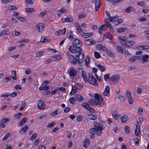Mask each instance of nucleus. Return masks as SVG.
<instances>
[{
  "label": "nucleus",
  "instance_id": "43",
  "mask_svg": "<svg viewBox=\"0 0 149 149\" xmlns=\"http://www.w3.org/2000/svg\"><path fill=\"white\" fill-rule=\"evenodd\" d=\"M16 72L15 71H13L12 72V74H13V75L11 77V78L14 80H16L17 78L16 77Z\"/></svg>",
  "mask_w": 149,
  "mask_h": 149
},
{
  "label": "nucleus",
  "instance_id": "22",
  "mask_svg": "<svg viewBox=\"0 0 149 149\" xmlns=\"http://www.w3.org/2000/svg\"><path fill=\"white\" fill-rule=\"evenodd\" d=\"M90 143L89 139L86 138L84 141L83 146L85 148H87L89 145Z\"/></svg>",
  "mask_w": 149,
  "mask_h": 149
},
{
  "label": "nucleus",
  "instance_id": "3",
  "mask_svg": "<svg viewBox=\"0 0 149 149\" xmlns=\"http://www.w3.org/2000/svg\"><path fill=\"white\" fill-rule=\"evenodd\" d=\"M95 99L89 100L88 103L91 105H94L100 107L104 105V102L102 97L97 94L95 95Z\"/></svg>",
  "mask_w": 149,
  "mask_h": 149
},
{
  "label": "nucleus",
  "instance_id": "26",
  "mask_svg": "<svg viewBox=\"0 0 149 149\" xmlns=\"http://www.w3.org/2000/svg\"><path fill=\"white\" fill-rule=\"evenodd\" d=\"M87 118L89 119L94 120L96 119V117L95 115L93 114H90L87 115Z\"/></svg>",
  "mask_w": 149,
  "mask_h": 149
},
{
  "label": "nucleus",
  "instance_id": "9",
  "mask_svg": "<svg viewBox=\"0 0 149 149\" xmlns=\"http://www.w3.org/2000/svg\"><path fill=\"white\" fill-rule=\"evenodd\" d=\"M38 109H43L45 107V102L42 100H40L38 102Z\"/></svg>",
  "mask_w": 149,
  "mask_h": 149
},
{
  "label": "nucleus",
  "instance_id": "15",
  "mask_svg": "<svg viewBox=\"0 0 149 149\" xmlns=\"http://www.w3.org/2000/svg\"><path fill=\"white\" fill-rule=\"evenodd\" d=\"M107 25L105 24H104L102 25L99 28V29L98 32L100 34H101L102 33V31H105L106 29H107V27H106Z\"/></svg>",
  "mask_w": 149,
  "mask_h": 149
},
{
  "label": "nucleus",
  "instance_id": "6",
  "mask_svg": "<svg viewBox=\"0 0 149 149\" xmlns=\"http://www.w3.org/2000/svg\"><path fill=\"white\" fill-rule=\"evenodd\" d=\"M138 58L143 63L147 62L149 61V56L148 55H144L138 56Z\"/></svg>",
  "mask_w": 149,
  "mask_h": 149
},
{
  "label": "nucleus",
  "instance_id": "58",
  "mask_svg": "<svg viewBox=\"0 0 149 149\" xmlns=\"http://www.w3.org/2000/svg\"><path fill=\"white\" fill-rule=\"evenodd\" d=\"M125 132L127 134L130 133V128L129 126H126L125 127Z\"/></svg>",
  "mask_w": 149,
  "mask_h": 149
},
{
  "label": "nucleus",
  "instance_id": "63",
  "mask_svg": "<svg viewBox=\"0 0 149 149\" xmlns=\"http://www.w3.org/2000/svg\"><path fill=\"white\" fill-rule=\"evenodd\" d=\"M104 22L106 23V25L107 26L108 25H109V24H111L109 19L107 18H105L104 19Z\"/></svg>",
  "mask_w": 149,
  "mask_h": 149
},
{
  "label": "nucleus",
  "instance_id": "51",
  "mask_svg": "<svg viewBox=\"0 0 149 149\" xmlns=\"http://www.w3.org/2000/svg\"><path fill=\"white\" fill-rule=\"evenodd\" d=\"M118 98L121 102H123L126 100V98L124 96L120 95L119 96Z\"/></svg>",
  "mask_w": 149,
  "mask_h": 149
},
{
  "label": "nucleus",
  "instance_id": "52",
  "mask_svg": "<svg viewBox=\"0 0 149 149\" xmlns=\"http://www.w3.org/2000/svg\"><path fill=\"white\" fill-rule=\"evenodd\" d=\"M37 136V134L35 133L32 134V136L30 138V140H33L35 139Z\"/></svg>",
  "mask_w": 149,
  "mask_h": 149
},
{
  "label": "nucleus",
  "instance_id": "27",
  "mask_svg": "<svg viewBox=\"0 0 149 149\" xmlns=\"http://www.w3.org/2000/svg\"><path fill=\"white\" fill-rule=\"evenodd\" d=\"M50 41L49 39L47 38L45 36H43L41 37L40 42H41L43 43L45 42H49Z\"/></svg>",
  "mask_w": 149,
  "mask_h": 149
},
{
  "label": "nucleus",
  "instance_id": "59",
  "mask_svg": "<svg viewBox=\"0 0 149 149\" xmlns=\"http://www.w3.org/2000/svg\"><path fill=\"white\" fill-rule=\"evenodd\" d=\"M21 116L22 113H19L15 115L14 116V118L17 119L18 118H19Z\"/></svg>",
  "mask_w": 149,
  "mask_h": 149
},
{
  "label": "nucleus",
  "instance_id": "20",
  "mask_svg": "<svg viewBox=\"0 0 149 149\" xmlns=\"http://www.w3.org/2000/svg\"><path fill=\"white\" fill-rule=\"evenodd\" d=\"M93 35V34L91 33H83L82 35V37L85 38H86L91 37Z\"/></svg>",
  "mask_w": 149,
  "mask_h": 149
},
{
  "label": "nucleus",
  "instance_id": "48",
  "mask_svg": "<svg viewBox=\"0 0 149 149\" xmlns=\"http://www.w3.org/2000/svg\"><path fill=\"white\" fill-rule=\"evenodd\" d=\"M109 75V74L108 73L104 75V79L105 81H107L108 79L110 78Z\"/></svg>",
  "mask_w": 149,
  "mask_h": 149
},
{
  "label": "nucleus",
  "instance_id": "44",
  "mask_svg": "<svg viewBox=\"0 0 149 149\" xmlns=\"http://www.w3.org/2000/svg\"><path fill=\"white\" fill-rule=\"evenodd\" d=\"M89 104L86 102H84L81 104V106L84 107L86 109H88V108L89 107Z\"/></svg>",
  "mask_w": 149,
  "mask_h": 149
},
{
  "label": "nucleus",
  "instance_id": "21",
  "mask_svg": "<svg viewBox=\"0 0 149 149\" xmlns=\"http://www.w3.org/2000/svg\"><path fill=\"white\" fill-rule=\"evenodd\" d=\"M134 9V7L132 6H129L125 9L123 10L124 13H130Z\"/></svg>",
  "mask_w": 149,
  "mask_h": 149
},
{
  "label": "nucleus",
  "instance_id": "62",
  "mask_svg": "<svg viewBox=\"0 0 149 149\" xmlns=\"http://www.w3.org/2000/svg\"><path fill=\"white\" fill-rule=\"evenodd\" d=\"M26 102H24V103L22 104V106L20 107V110H23L26 106Z\"/></svg>",
  "mask_w": 149,
  "mask_h": 149
},
{
  "label": "nucleus",
  "instance_id": "56",
  "mask_svg": "<svg viewBox=\"0 0 149 149\" xmlns=\"http://www.w3.org/2000/svg\"><path fill=\"white\" fill-rule=\"evenodd\" d=\"M116 48L118 49V51L122 53H123V48L122 47L120 46H117L116 47Z\"/></svg>",
  "mask_w": 149,
  "mask_h": 149
},
{
  "label": "nucleus",
  "instance_id": "25",
  "mask_svg": "<svg viewBox=\"0 0 149 149\" xmlns=\"http://www.w3.org/2000/svg\"><path fill=\"white\" fill-rule=\"evenodd\" d=\"M66 28H64L63 30H60L58 31L57 33V34H56V35H61V34H63V35H65L66 33Z\"/></svg>",
  "mask_w": 149,
  "mask_h": 149
},
{
  "label": "nucleus",
  "instance_id": "55",
  "mask_svg": "<svg viewBox=\"0 0 149 149\" xmlns=\"http://www.w3.org/2000/svg\"><path fill=\"white\" fill-rule=\"evenodd\" d=\"M112 116L113 118L116 120H118L119 119L118 116L116 113H112Z\"/></svg>",
  "mask_w": 149,
  "mask_h": 149
},
{
  "label": "nucleus",
  "instance_id": "50",
  "mask_svg": "<svg viewBox=\"0 0 149 149\" xmlns=\"http://www.w3.org/2000/svg\"><path fill=\"white\" fill-rule=\"evenodd\" d=\"M127 29L126 28H119V29H118L117 31L118 33L123 32L125 31V29Z\"/></svg>",
  "mask_w": 149,
  "mask_h": 149
},
{
  "label": "nucleus",
  "instance_id": "4",
  "mask_svg": "<svg viewBox=\"0 0 149 149\" xmlns=\"http://www.w3.org/2000/svg\"><path fill=\"white\" fill-rule=\"evenodd\" d=\"M88 76L89 82L90 84L92 85H95V86H98V84L97 82L96 79L91 73H89Z\"/></svg>",
  "mask_w": 149,
  "mask_h": 149
},
{
  "label": "nucleus",
  "instance_id": "2",
  "mask_svg": "<svg viewBox=\"0 0 149 149\" xmlns=\"http://www.w3.org/2000/svg\"><path fill=\"white\" fill-rule=\"evenodd\" d=\"M73 48L70 46L68 49L72 53H75V52H80L82 53L83 51L81 48L82 46V42L78 39L75 38L72 43Z\"/></svg>",
  "mask_w": 149,
  "mask_h": 149
},
{
  "label": "nucleus",
  "instance_id": "49",
  "mask_svg": "<svg viewBox=\"0 0 149 149\" xmlns=\"http://www.w3.org/2000/svg\"><path fill=\"white\" fill-rule=\"evenodd\" d=\"M123 22V20L121 19H117L115 22V25H118L120 23Z\"/></svg>",
  "mask_w": 149,
  "mask_h": 149
},
{
  "label": "nucleus",
  "instance_id": "41",
  "mask_svg": "<svg viewBox=\"0 0 149 149\" xmlns=\"http://www.w3.org/2000/svg\"><path fill=\"white\" fill-rule=\"evenodd\" d=\"M102 5V3L100 0H97L95 3V6L100 7Z\"/></svg>",
  "mask_w": 149,
  "mask_h": 149
},
{
  "label": "nucleus",
  "instance_id": "12",
  "mask_svg": "<svg viewBox=\"0 0 149 149\" xmlns=\"http://www.w3.org/2000/svg\"><path fill=\"white\" fill-rule=\"evenodd\" d=\"M97 48L102 51H106L107 52L109 51V50L104 45L102 44L97 45L96 46Z\"/></svg>",
  "mask_w": 149,
  "mask_h": 149
},
{
  "label": "nucleus",
  "instance_id": "29",
  "mask_svg": "<svg viewBox=\"0 0 149 149\" xmlns=\"http://www.w3.org/2000/svg\"><path fill=\"white\" fill-rule=\"evenodd\" d=\"M97 128H91L89 130V132L90 133L93 134H95L96 132L97 134Z\"/></svg>",
  "mask_w": 149,
  "mask_h": 149
},
{
  "label": "nucleus",
  "instance_id": "36",
  "mask_svg": "<svg viewBox=\"0 0 149 149\" xmlns=\"http://www.w3.org/2000/svg\"><path fill=\"white\" fill-rule=\"evenodd\" d=\"M97 66L102 72H104L106 69L105 67L103 66L100 64L98 65Z\"/></svg>",
  "mask_w": 149,
  "mask_h": 149
},
{
  "label": "nucleus",
  "instance_id": "53",
  "mask_svg": "<svg viewBox=\"0 0 149 149\" xmlns=\"http://www.w3.org/2000/svg\"><path fill=\"white\" fill-rule=\"evenodd\" d=\"M136 69V67L134 66H132L128 68V71H130L132 70H134Z\"/></svg>",
  "mask_w": 149,
  "mask_h": 149
},
{
  "label": "nucleus",
  "instance_id": "33",
  "mask_svg": "<svg viewBox=\"0 0 149 149\" xmlns=\"http://www.w3.org/2000/svg\"><path fill=\"white\" fill-rule=\"evenodd\" d=\"M128 119V117L127 116L124 115L121 118V121L122 123H124L126 122Z\"/></svg>",
  "mask_w": 149,
  "mask_h": 149
},
{
  "label": "nucleus",
  "instance_id": "34",
  "mask_svg": "<svg viewBox=\"0 0 149 149\" xmlns=\"http://www.w3.org/2000/svg\"><path fill=\"white\" fill-rule=\"evenodd\" d=\"M136 59H139L138 56H133L132 57L129 58L128 61H130V62H134L136 61Z\"/></svg>",
  "mask_w": 149,
  "mask_h": 149
},
{
  "label": "nucleus",
  "instance_id": "54",
  "mask_svg": "<svg viewBox=\"0 0 149 149\" xmlns=\"http://www.w3.org/2000/svg\"><path fill=\"white\" fill-rule=\"evenodd\" d=\"M94 55L95 58H96L98 59L100 58L101 56L100 53L98 52H95L94 53Z\"/></svg>",
  "mask_w": 149,
  "mask_h": 149
},
{
  "label": "nucleus",
  "instance_id": "1",
  "mask_svg": "<svg viewBox=\"0 0 149 149\" xmlns=\"http://www.w3.org/2000/svg\"><path fill=\"white\" fill-rule=\"evenodd\" d=\"M74 54L75 58L73 55H70L69 58V61L71 63L75 65L77 63H81L84 61V56L83 53L80 52H75Z\"/></svg>",
  "mask_w": 149,
  "mask_h": 149
},
{
  "label": "nucleus",
  "instance_id": "28",
  "mask_svg": "<svg viewBox=\"0 0 149 149\" xmlns=\"http://www.w3.org/2000/svg\"><path fill=\"white\" fill-rule=\"evenodd\" d=\"M50 87L49 85H47L45 86H41L40 87L39 89L40 91L47 90L50 88Z\"/></svg>",
  "mask_w": 149,
  "mask_h": 149
},
{
  "label": "nucleus",
  "instance_id": "45",
  "mask_svg": "<svg viewBox=\"0 0 149 149\" xmlns=\"http://www.w3.org/2000/svg\"><path fill=\"white\" fill-rule=\"evenodd\" d=\"M117 17V15H116L113 16L111 17L110 16L109 17V19L110 20V21L111 22H113V21L114 20V19L115 18H116Z\"/></svg>",
  "mask_w": 149,
  "mask_h": 149
},
{
  "label": "nucleus",
  "instance_id": "47",
  "mask_svg": "<svg viewBox=\"0 0 149 149\" xmlns=\"http://www.w3.org/2000/svg\"><path fill=\"white\" fill-rule=\"evenodd\" d=\"M47 11L46 10L43 11L38 15V16L39 17H40L41 16L43 17L45 15Z\"/></svg>",
  "mask_w": 149,
  "mask_h": 149
},
{
  "label": "nucleus",
  "instance_id": "5",
  "mask_svg": "<svg viewBox=\"0 0 149 149\" xmlns=\"http://www.w3.org/2000/svg\"><path fill=\"white\" fill-rule=\"evenodd\" d=\"M94 128H97V134L98 136H100L102 134V131L104 129L103 125L100 124V126L98 125L96 121L94 122Z\"/></svg>",
  "mask_w": 149,
  "mask_h": 149
},
{
  "label": "nucleus",
  "instance_id": "24",
  "mask_svg": "<svg viewBox=\"0 0 149 149\" xmlns=\"http://www.w3.org/2000/svg\"><path fill=\"white\" fill-rule=\"evenodd\" d=\"M135 44V42L134 41H127L125 43H124L123 44L127 46H130L134 45Z\"/></svg>",
  "mask_w": 149,
  "mask_h": 149
},
{
  "label": "nucleus",
  "instance_id": "8",
  "mask_svg": "<svg viewBox=\"0 0 149 149\" xmlns=\"http://www.w3.org/2000/svg\"><path fill=\"white\" fill-rule=\"evenodd\" d=\"M125 95L129 103L130 104H132L134 100L132 97L131 94L130 92L129 91H127Z\"/></svg>",
  "mask_w": 149,
  "mask_h": 149
},
{
  "label": "nucleus",
  "instance_id": "35",
  "mask_svg": "<svg viewBox=\"0 0 149 149\" xmlns=\"http://www.w3.org/2000/svg\"><path fill=\"white\" fill-rule=\"evenodd\" d=\"M75 98L76 100H77L80 102L82 101V96L76 94L75 95Z\"/></svg>",
  "mask_w": 149,
  "mask_h": 149
},
{
  "label": "nucleus",
  "instance_id": "61",
  "mask_svg": "<svg viewBox=\"0 0 149 149\" xmlns=\"http://www.w3.org/2000/svg\"><path fill=\"white\" fill-rule=\"evenodd\" d=\"M12 79L11 77H6L3 79V82H7L8 81H10Z\"/></svg>",
  "mask_w": 149,
  "mask_h": 149
},
{
  "label": "nucleus",
  "instance_id": "31",
  "mask_svg": "<svg viewBox=\"0 0 149 149\" xmlns=\"http://www.w3.org/2000/svg\"><path fill=\"white\" fill-rule=\"evenodd\" d=\"M66 20V22H72L73 21V17L70 15H69L65 18Z\"/></svg>",
  "mask_w": 149,
  "mask_h": 149
},
{
  "label": "nucleus",
  "instance_id": "42",
  "mask_svg": "<svg viewBox=\"0 0 149 149\" xmlns=\"http://www.w3.org/2000/svg\"><path fill=\"white\" fill-rule=\"evenodd\" d=\"M85 62L87 66L88 67V65L90 62V59L89 57L87 56L85 60Z\"/></svg>",
  "mask_w": 149,
  "mask_h": 149
},
{
  "label": "nucleus",
  "instance_id": "19",
  "mask_svg": "<svg viewBox=\"0 0 149 149\" xmlns=\"http://www.w3.org/2000/svg\"><path fill=\"white\" fill-rule=\"evenodd\" d=\"M140 129V127L139 125V126L136 125V127L134 133L137 136H138L139 135V134H141Z\"/></svg>",
  "mask_w": 149,
  "mask_h": 149
},
{
  "label": "nucleus",
  "instance_id": "23",
  "mask_svg": "<svg viewBox=\"0 0 149 149\" xmlns=\"http://www.w3.org/2000/svg\"><path fill=\"white\" fill-rule=\"evenodd\" d=\"M77 72L76 70L72 69H71L69 72V75L70 76L74 77L77 74Z\"/></svg>",
  "mask_w": 149,
  "mask_h": 149
},
{
  "label": "nucleus",
  "instance_id": "10",
  "mask_svg": "<svg viewBox=\"0 0 149 149\" xmlns=\"http://www.w3.org/2000/svg\"><path fill=\"white\" fill-rule=\"evenodd\" d=\"M44 25L41 23L38 24L36 27V29L39 32L41 33L44 30Z\"/></svg>",
  "mask_w": 149,
  "mask_h": 149
},
{
  "label": "nucleus",
  "instance_id": "13",
  "mask_svg": "<svg viewBox=\"0 0 149 149\" xmlns=\"http://www.w3.org/2000/svg\"><path fill=\"white\" fill-rule=\"evenodd\" d=\"M27 121V118L25 117L22 119L21 121L18 123V126L22 127L24 125Z\"/></svg>",
  "mask_w": 149,
  "mask_h": 149
},
{
  "label": "nucleus",
  "instance_id": "64",
  "mask_svg": "<svg viewBox=\"0 0 149 149\" xmlns=\"http://www.w3.org/2000/svg\"><path fill=\"white\" fill-rule=\"evenodd\" d=\"M43 54V52H37L36 54V57H38L42 55Z\"/></svg>",
  "mask_w": 149,
  "mask_h": 149
},
{
  "label": "nucleus",
  "instance_id": "14",
  "mask_svg": "<svg viewBox=\"0 0 149 149\" xmlns=\"http://www.w3.org/2000/svg\"><path fill=\"white\" fill-rule=\"evenodd\" d=\"M110 87L109 86H107L105 89L104 91L103 92V94L105 96H108L110 93Z\"/></svg>",
  "mask_w": 149,
  "mask_h": 149
},
{
  "label": "nucleus",
  "instance_id": "30",
  "mask_svg": "<svg viewBox=\"0 0 149 149\" xmlns=\"http://www.w3.org/2000/svg\"><path fill=\"white\" fill-rule=\"evenodd\" d=\"M86 73L85 71H82V77L84 78V81H88V77L86 75Z\"/></svg>",
  "mask_w": 149,
  "mask_h": 149
},
{
  "label": "nucleus",
  "instance_id": "39",
  "mask_svg": "<svg viewBox=\"0 0 149 149\" xmlns=\"http://www.w3.org/2000/svg\"><path fill=\"white\" fill-rule=\"evenodd\" d=\"M69 33L70 35H69L68 38L70 40H73L74 38V37L72 33V32L71 31H70Z\"/></svg>",
  "mask_w": 149,
  "mask_h": 149
},
{
  "label": "nucleus",
  "instance_id": "40",
  "mask_svg": "<svg viewBox=\"0 0 149 149\" xmlns=\"http://www.w3.org/2000/svg\"><path fill=\"white\" fill-rule=\"evenodd\" d=\"M17 18L21 22H26L27 21L26 18L23 17L19 16Z\"/></svg>",
  "mask_w": 149,
  "mask_h": 149
},
{
  "label": "nucleus",
  "instance_id": "46",
  "mask_svg": "<svg viewBox=\"0 0 149 149\" xmlns=\"http://www.w3.org/2000/svg\"><path fill=\"white\" fill-rule=\"evenodd\" d=\"M10 95V93H6L4 94H2L0 95V97H5L7 98Z\"/></svg>",
  "mask_w": 149,
  "mask_h": 149
},
{
  "label": "nucleus",
  "instance_id": "32",
  "mask_svg": "<svg viewBox=\"0 0 149 149\" xmlns=\"http://www.w3.org/2000/svg\"><path fill=\"white\" fill-rule=\"evenodd\" d=\"M58 110H59V109H58L52 112L50 114V116H54L59 113L60 112L58 111Z\"/></svg>",
  "mask_w": 149,
  "mask_h": 149
},
{
  "label": "nucleus",
  "instance_id": "11",
  "mask_svg": "<svg viewBox=\"0 0 149 149\" xmlns=\"http://www.w3.org/2000/svg\"><path fill=\"white\" fill-rule=\"evenodd\" d=\"M120 79V76L118 74H115L113 75L111 77V80L117 83L118 81Z\"/></svg>",
  "mask_w": 149,
  "mask_h": 149
},
{
  "label": "nucleus",
  "instance_id": "7",
  "mask_svg": "<svg viewBox=\"0 0 149 149\" xmlns=\"http://www.w3.org/2000/svg\"><path fill=\"white\" fill-rule=\"evenodd\" d=\"M10 120L7 118L4 117L2 118L0 122V126L2 128L5 127L6 123L9 122Z\"/></svg>",
  "mask_w": 149,
  "mask_h": 149
},
{
  "label": "nucleus",
  "instance_id": "60",
  "mask_svg": "<svg viewBox=\"0 0 149 149\" xmlns=\"http://www.w3.org/2000/svg\"><path fill=\"white\" fill-rule=\"evenodd\" d=\"M10 134L9 133H8L4 136L3 138V141L6 140L8 137H10Z\"/></svg>",
  "mask_w": 149,
  "mask_h": 149
},
{
  "label": "nucleus",
  "instance_id": "18",
  "mask_svg": "<svg viewBox=\"0 0 149 149\" xmlns=\"http://www.w3.org/2000/svg\"><path fill=\"white\" fill-rule=\"evenodd\" d=\"M54 58V61H59L62 59V57L61 54L55 55L54 56H52Z\"/></svg>",
  "mask_w": 149,
  "mask_h": 149
},
{
  "label": "nucleus",
  "instance_id": "38",
  "mask_svg": "<svg viewBox=\"0 0 149 149\" xmlns=\"http://www.w3.org/2000/svg\"><path fill=\"white\" fill-rule=\"evenodd\" d=\"M76 88L74 86H72V91L70 93V95H74L76 92Z\"/></svg>",
  "mask_w": 149,
  "mask_h": 149
},
{
  "label": "nucleus",
  "instance_id": "16",
  "mask_svg": "<svg viewBox=\"0 0 149 149\" xmlns=\"http://www.w3.org/2000/svg\"><path fill=\"white\" fill-rule=\"evenodd\" d=\"M85 44L86 45H92L95 44V42L93 40L91 39H89L87 40L86 41Z\"/></svg>",
  "mask_w": 149,
  "mask_h": 149
},
{
  "label": "nucleus",
  "instance_id": "57",
  "mask_svg": "<svg viewBox=\"0 0 149 149\" xmlns=\"http://www.w3.org/2000/svg\"><path fill=\"white\" fill-rule=\"evenodd\" d=\"M70 103L71 104H73L75 103V100L73 97L70 98L69 100Z\"/></svg>",
  "mask_w": 149,
  "mask_h": 149
},
{
  "label": "nucleus",
  "instance_id": "17",
  "mask_svg": "<svg viewBox=\"0 0 149 149\" xmlns=\"http://www.w3.org/2000/svg\"><path fill=\"white\" fill-rule=\"evenodd\" d=\"M28 128L29 127L27 126L26 125L23 127L19 131V133L21 134H25L27 130L28 129Z\"/></svg>",
  "mask_w": 149,
  "mask_h": 149
},
{
  "label": "nucleus",
  "instance_id": "37",
  "mask_svg": "<svg viewBox=\"0 0 149 149\" xmlns=\"http://www.w3.org/2000/svg\"><path fill=\"white\" fill-rule=\"evenodd\" d=\"M25 11L27 13H31L33 12L34 10L33 8H26Z\"/></svg>",
  "mask_w": 149,
  "mask_h": 149
}]
</instances>
